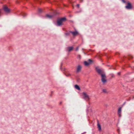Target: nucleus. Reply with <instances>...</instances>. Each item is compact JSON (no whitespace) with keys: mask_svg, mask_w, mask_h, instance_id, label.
<instances>
[{"mask_svg":"<svg viewBox=\"0 0 134 134\" xmlns=\"http://www.w3.org/2000/svg\"><path fill=\"white\" fill-rule=\"evenodd\" d=\"M96 69L98 74L101 75L102 82L104 83H105L107 81V80L106 79V77L105 74L104 73L103 71L98 69L97 67L96 68Z\"/></svg>","mask_w":134,"mask_h":134,"instance_id":"1","label":"nucleus"},{"mask_svg":"<svg viewBox=\"0 0 134 134\" xmlns=\"http://www.w3.org/2000/svg\"><path fill=\"white\" fill-rule=\"evenodd\" d=\"M66 18L65 17L59 19L57 21V26H59L62 25H63V23L66 21Z\"/></svg>","mask_w":134,"mask_h":134,"instance_id":"2","label":"nucleus"},{"mask_svg":"<svg viewBox=\"0 0 134 134\" xmlns=\"http://www.w3.org/2000/svg\"><path fill=\"white\" fill-rule=\"evenodd\" d=\"M84 100L88 101L90 100V97L89 95L87 93H84Z\"/></svg>","mask_w":134,"mask_h":134,"instance_id":"3","label":"nucleus"},{"mask_svg":"<svg viewBox=\"0 0 134 134\" xmlns=\"http://www.w3.org/2000/svg\"><path fill=\"white\" fill-rule=\"evenodd\" d=\"M4 11L7 13H9L10 10L6 6H4L3 8Z\"/></svg>","mask_w":134,"mask_h":134,"instance_id":"4","label":"nucleus"},{"mask_svg":"<svg viewBox=\"0 0 134 134\" xmlns=\"http://www.w3.org/2000/svg\"><path fill=\"white\" fill-rule=\"evenodd\" d=\"M125 7L127 9H130L132 8V6L130 3L128 2L127 5L125 6Z\"/></svg>","mask_w":134,"mask_h":134,"instance_id":"5","label":"nucleus"},{"mask_svg":"<svg viewBox=\"0 0 134 134\" xmlns=\"http://www.w3.org/2000/svg\"><path fill=\"white\" fill-rule=\"evenodd\" d=\"M70 33H71L74 36H76L78 35L79 33L77 31H70Z\"/></svg>","mask_w":134,"mask_h":134,"instance_id":"6","label":"nucleus"},{"mask_svg":"<svg viewBox=\"0 0 134 134\" xmlns=\"http://www.w3.org/2000/svg\"><path fill=\"white\" fill-rule=\"evenodd\" d=\"M82 68V66L80 65H79L77 67L76 72H79Z\"/></svg>","mask_w":134,"mask_h":134,"instance_id":"7","label":"nucleus"},{"mask_svg":"<svg viewBox=\"0 0 134 134\" xmlns=\"http://www.w3.org/2000/svg\"><path fill=\"white\" fill-rule=\"evenodd\" d=\"M121 107L119 108L118 109V113L119 117L121 116Z\"/></svg>","mask_w":134,"mask_h":134,"instance_id":"8","label":"nucleus"},{"mask_svg":"<svg viewBox=\"0 0 134 134\" xmlns=\"http://www.w3.org/2000/svg\"><path fill=\"white\" fill-rule=\"evenodd\" d=\"M88 61L89 63H88L86 61H84V64L86 66H87L89 65L91 62L92 60L91 59H89L88 60Z\"/></svg>","mask_w":134,"mask_h":134,"instance_id":"9","label":"nucleus"},{"mask_svg":"<svg viewBox=\"0 0 134 134\" xmlns=\"http://www.w3.org/2000/svg\"><path fill=\"white\" fill-rule=\"evenodd\" d=\"M97 126L98 128V129L99 130V131H100L101 130V127L100 124L98 122L97 123Z\"/></svg>","mask_w":134,"mask_h":134,"instance_id":"10","label":"nucleus"},{"mask_svg":"<svg viewBox=\"0 0 134 134\" xmlns=\"http://www.w3.org/2000/svg\"><path fill=\"white\" fill-rule=\"evenodd\" d=\"M45 17L46 18L50 19L52 18V16L47 14L46 15Z\"/></svg>","mask_w":134,"mask_h":134,"instance_id":"11","label":"nucleus"},{"mask_svg":"<svg viewBox=\"0 0 134 134\" xmlns=\"http://www.w3.org/2000/svg\"><path fill=\"white\" fill-rule=\"evenodd\" d=\"M75 88L77 89V90H80V87H79V86L77 85H75Z\"/></svg>","mask_w":134,"mask_h":134,"instance_id":"12","label":"nucleus"},{"mask_svg":"<svg viewBox=\"0 0 134 134\" xmlns=\"http://www.w3.org/2000/svg\"><path fill=\"white\" fill-rule=\"evenodd\" d=\"M68 51L69 52L72 50L73 49V47H69L67 48Z\"/></svg>","mask_w":134,"mask_h":134,"instance_id":"13","label":"nucleus"},{"mask_svg":"<svg viewBox=\"0 0 134 134\" xmlns=\"http://www.w3.org/2000/svg\"><path fill=\"white\" fill-rule=\"evenodd\" d=\"M103 92L104 93H108V91L107 90L105 89H103L102 90Z\"/></svg>","mask_w":134,"mask_h":134,"instance_id":"14","label":"nucleus"},{"mask_svg":"<svg viewBox=\"0 0 134 134\" xmlns=\"http://www.w3.org/2000/svg\"><path fill=\"white\" fill-rule=\"evenodd\" d=\"M88 110H89L90 111H92V108L91 107H88V109H87V111H88Z\"/></svg>","mask_w":134,"mask_h":134,"instance_id":"15","label":"nucleus"},{"mask_svg":"<svg viewBox=\"0 0 134 134\" xmlns=\"http://www.w3.org/2000/svg\"><path fill=\"white\" fill-rule=\"evenodd\" d=\"M81 58V56L79 55H78L77 57V58L79 59H80Z\"/></svg>","mask_w":134,"mask_h":134,"instance_id":"16","label":"nucleus"},{"mask_svg":"<svg viewBox=\"0 0 134 134\" xmlns=\"http://www.w3.org/2000/svg\"><path fill=\"white\" fill-rule=\"evenodd\" d=\"M42 11V9H41V8L38 9V11L39 12H41Z\"/></svg>","mask_w":134,"mask_h":134,"instance_id":"17","label":"nucleus"},{"mask_svg":"<svg viewBox=\"0 0 134 134\" xmlns=\"http://www.w3.org/2000/svg\"><path fill=\"white\" fill-rule=\"evenodd\" d=\"M65 35L67 36L69 35V33H65Z\"/></svg>","mask_w":134,"mask_h":134,"instance_id":"18","label":"nucleus"},{"mask_svg":"<svg viewBox=\"0 0 134 134\" xmlns=\"http://www.w3.org/2000/svg\"><path fill=\"white\" fill-rule=\"evenodd\" d=\"M122 1L124 3H126V1H125V0H122Z\"/></svg>","mask_w":134,"mask_h":134,"instance_id":"19","label":"nucleus"},{"mask_svg":"<svg viewBox=\"0 0 134 134\" xmlns=\"http://www.w3.org/2000/svg\"><path fill=\"white\" fill-rule=\"evenodd\" d=\"M76 7L78 8H79V4H77V5H76Z\"/></svg>","mask_w":134,"mask_h":134,"instance_id":"20","label":"nucleus"},{"mask_svg":"<svg viewBox=\"0 0 134 134\" xmlns=\"http://www.w3.org/2000/svg\"><path fill=\"white\" fill-rule=\"evenodd\" d=\"M78 49V47H77L76 48V50L77 51Z\"/></svg>","mask_w":134,"mask_h":134,"instance_id":"21","label":"nucleus"},{"mask_svg":"<svg viewBox=\"0 0 134 134\" xmlns=\"http://www.w3.org/2000/svg\"><path fill=\"white\" fill-rule=\"evenodd\" d=\"M73 2L72 1H71L70 2V3H73Z\"/></svg>","mask_w":134,"mask_h":134,"instance_id":"22","label":"nucleus"},{"mask_svg":"<svg viewBox=\"0 0 134 134\" xmlns=\"http://www.w3.org/2000/svg\"><path fill=\"white\" fill-rule=\"evenodd\" d=\"M118 74L119 75L120 74V72H118Z\"/></svg>","mask_w":134,"mask_h":134,"instance_id":"23","label":"nucleus"},{"mask_svg":"<svg viewBox=\"0 0 134 134\" xmlns=\"http://www.w3.org/2000/svg\"><path fill=\"white\" fill-rule=\"evenodd\" d=\"M82 95H84V92H83V93H82Z\"/></svg>","mask_w":134,"mask_h":134,"instance_id":"24","label":"nucleus"},{"mask_svg":"<svg viewBox=\"0 0 134 134\" xmlns=\"http://www.w3.org/2000/svg\"><path fill=\"white\" fill-rule=\"evenodd\" d=\"M72 5L73 6V7H74V5L73 4H72Z\"/></svg>","mask_w":134,"mask_h":134,"instance_id":"25","label":"nucleus"},{"mask_svg":"<svg viewBox=\"0 0 134 134\" xmlns=\"http://www.w3.org/2000/svg\"><path fill=\"white\" fill-rule=\"evenodd\" d=\"M23 16H25V15H23Z\"/></svg>","mask_w":134,"mask_h":134,"instance_id":"26","label":"nucleus"}]
</instances>
